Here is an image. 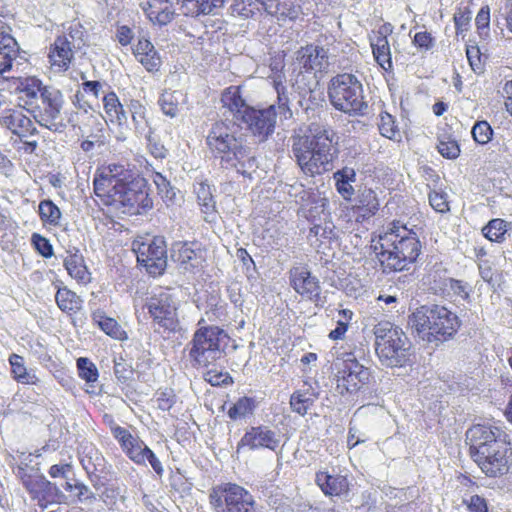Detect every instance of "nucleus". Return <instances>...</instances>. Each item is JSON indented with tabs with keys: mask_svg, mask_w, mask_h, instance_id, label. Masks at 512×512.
<instances>
[{
	"mask_svg": "<svg viewBox=\"0 0 512 512\" xmlns=\"http://www.w3.org/2000/svg\"><path fill=\"white\" fill-rule=\"evenodd\" d=\"M205 144L210 158L220 169L252 178V173L258 167L257 160L235 123L222 120L213 123L205 137Z\"/></svg>",
	"mask_w": 512,
	"mask_h": 512,
	"instance_id": "obj_1",
	"label": "nucleus"
},
{
	"mask_svg": "<svg viewBox=\"0 0 512 512\" xmlns=\"http://www.w3.org/2000/svg\"><path fill=\"white\" fill-rule=\"evenodd\" d=\"M338 141L331 126L313 122L303 135L292 137V153L304 174L322 175L332 169L338 157Z\"/></svg>",
	"mask_w": 512,
	"mask_h": 512,
	"instance_id": "obj_2",
	"label": "nucleus"
},
{
	"mask_svg": "<svg viewBox=\"0 0 512 512\" xmlns=\"http://www.w3.org/2000/svg\"><path fill=\"white\" fill-rule=\"evenodd\" d=\"M470 444V455L488 477H499L507 473L509 443L506 434L498 427L476 424L466 432Z\"/></svg>",
	"mask_w": 512,
	"mask_h": 512,
	"instance_id": "obj_3",
	"label": "nucleus"
},
{
	"mask_svg": "<svg viewBox=\"0 0 512 512\" xmlns=\"http://www.w3.org/2000/svg\"><path fill=\"white\" fill-rule=\"evenodd\" d=\"M375 351L387 367H403L411 363V342L404 331L391 322H379L374 327Z\"/></svg>",
	"mask_w": 512,
	"mask_h": 512,
	"instance_id": "obj_4",
	"label": "nucleus"
},
{
	"mask_svg": "<svg viewBox=\"0 0 512 512\" xmlns=\"http://www.w3.org/2000/svg\"><path fill=\"white\" fill-rule=\"evenodd\" d=\"M230 337L218 326L198 328L186 346L192 367H207L225 355Z\"/></svg>",
	"mask_w": 512,
	"mask_h": 512,
	"instance_id": "obj_5",
	"label": "nucleus"
},
{
	"mask_svg": "<svg viewBox=\"0 0 512 512\" xmlns=\"http://www.w3.org/2000/svg\"><path fill=\"white\" fill-rule=\"evenodd\" d=\"M328 97L331 105L349 116H364L368 113L361 81L351 73H341L332 77L328 84Z\"/></svg>",
	"mask_w": 512,
	"mask_h": 512,
	"instance_id": "obj_6",
	"label": "nucleus"
},
{
	"mask_svg": "<svg viewBox=\"0 0 512 512\" xmlns=\"http://www.w3.org/2000/svg\"><path fill=\"white\" fill-rule=\"evenodd\" d=\"M336 390L341 396H365L373 382L371 369L361 363L354 353H344L333 363Z\"/></svg>",
	"mask_w": 512,
	"mask_h": 512,
	"instance_id": "obj_7",
	"label": "nucleus"
},
{
	"mask_svg": "<svg viewBox=\"0 0 512 512\" xmlns=\"http://www.w3.org/2000/svg\"><path fill=\"white\" fill-rule=\"evenodd\" d=\"M119 180L121 181L114 192L113 205L130 215L142 214L152 208L153 201L148 193V183L138 172L123 165Z\"/></svg>",
	"mask_w": 512,
	"mask_h": 512,
	"instance_id": "obj_8",
	"label": "nucleus"
},
{
	"mask_svg": "<svg viewBox=\"0 0 512 512\" xmlns=\"http://www.w3.org/2000/svg\"><path fill=\"white\" fill-rule=\"evenodd\" d=\"M209 503L214 512H259L253 495L235 483L213 487L209 493Z\"/></svg>",
	"mask_w": 512,
	"mask_h": 512,
	"instance_id": "obj_9",
	"label": "nucleus"
},
{
	"mask_svg": "<svg viewBox=\"0 0 512 512\" xmlns=\"http://www.w3.org/2000/svg\"><path fill=\"white\" fill-rule=\"evenodd\" d=\"M400 222L393 221L383 228L371 240V249L376 254L383 272H400L402 245L400 241Z\"/></svg>",
	"mask_w": 512,
	"mask_h": 512,
	"instance_id": "obj_10",
	"label": "nucleus"
},
{
	"mask_svg": "<svg viewBox=\"0 0 512 512\" xmlns=\"http://www.w3.org/2000/svg\"><path fill=\"white\" fill-rule=\"evenodd\" d=\"M132 247L139 265L144 267L149 275L155 277L164 273L167 266V245L164 237L134 240Z\"/></svg>",
	"mask_w": 512,
	"mask_h": 512,
	"instance_id": "obj_11",
	"label": "nucleus"
},
{
	"mask_svg": "<svg viewBox=\"0 0 512 512\" xmlns=\"http://www.w3.org/2000/svg\"><path fill=\"white\" fill-rule=\"evenodd\" d=\"M40 99L42 106L34 116L36 122L54 133H62L67 127V123L60 119L64 105L62 92L55 87L45 86Z\"/></svg>",
	"mask_w": 512,
	"mask_h": 512,
	"instance_id": "obj_12",
	"label": "nucleus"
},
{
	"mask_svg": "<svg viewBox=\"0 0 512 512\" xmlns=\"http://www.w3.org/2000/svg\"><path fill=\"white\" fill-rule=\"evenodd\" d=\"M146 308L154 323L168 332H175L178 327L176 307L168 290L154 293L147 301Z\"/></svg>",
	"mask_w": 512,
	"mask_h": 512,
	"instance_id": "obj_13",
	"label": "nucleus"
},
{
	"mask_svg": "<svg viewBox=\"0 0 512 512\" xmlns=\"http://www.w3.org/2000/svg\"><path fill=\"white\" fill-rule=\"evenodd\" d=\"M170 258L179 269L197 273L203 268L206 254L198 241H176L170 248Z\"/></svg>",
	"mask_w": 512,
	"mask_h": 512,
	"instance_id": "obj_14",
	"label": "nucleus"
},
{
	"mask_svg": "<svg viewBox=\"0 0 512 512\" xmlns=\"http://www.w3.org/2000/svg\"><path fill=\"white\" fill-rule=\"evenodd\" d=\"M275 105L266 109L246 108L240 116V121L246 125L247 129L259 139L265 141L271 136L276 125Z\"/></svg>",
	"mask_w": 512,
	"mask_h": 512,
	"instance_id": "obj_15",
	"label": "nucleus"
},
{
	"mask_svg": "<svg viewBox=\"0 0 512 512\" xmlns=\"http://www.w3.org/2000/svg\"><path fill=\"white\" fill-rule=\"evenodd\" d=\"M460 327L461 320L456 313L445 306L437 305L435 325L432 328L430 336H427L428 343L439 346L453 339Z\"/></svg>",
	"mask_w": 512,
	"mask_h": 512,
	"instance_id": "obj_16",
	"label": "nucleus"
},
{
	"mask_svg": "<svg viewBox=\"0 0 512 512\" xmlns=\"http://www.w3.org/2000/svg\"><path fill=\"white\" fill-rule=\"evenodd\" d=\"M289 280L290 286L302 298L315 302L316 305L324 302L321 298L320 282L306 265L292 267L289 271Z\"/></svg>",
	"mask_w": 512,
	"mask_h": 512,
	"instance_id": "obj_17",
	"label": "nucleus"
},
{
	"mask_svg": "<svg viewBox=\"0 0 512 512\" xmlns=\"http://www.w3.org/2000/svg\"><path fill=\"white\" fill-rule=\"evenodd\" d=\"M79 461L88 475V478L97 486L101 474L106 473L107 461L100 450L91 442L83 441L77 448Z\"/></svg>",
	"mask_w": 512,
	"mask_h": 512,
	"instance_id": "obj_18",
	"label": "nucleus"
},
{
	"mask_svg": "<svg viewBox=\"0 0 512 512\" xmlns=\"http://www.w3.org/2000/svg\"><path fill=\"white\" fill-rule=\"evenodd\" d=\"M111 433L118 441L123 453L136 465L144 464L145 450L148 449L146 443L138 436L119 425L111 426Z\"/></svg>",
	"mask_w": 512,
	"mask_h": 512,
	"instance_id": "obj_19",
	"label": "nucleus"
},
{
	"mask_svg": "<svg viewBox=\"0 0 512 512\" xmlns=\"http://www.w3.org/2000/svg\"><path fill=\"white\" fill-rule=\"evenodd\" d=\"M279 446L276 433L267 426H253L247 430L237 444V452L242 448L249 450L269 449L275 451Z\"/></svg>",
	"mask_w": 512,
	"mask_h": 512,
	"instance_id": "obj_20",
	"label": "nucleus"
},
{
	"mask_svg": "<svg viewBox=\"0 0 512 512\" xmlns=\"http://www.w3.org/2000/svg\"><path fill=\"white\" fill-rule=\"evenodd\" d=\"M0 124L19 139L38 134L33 121L20 109L3 110L0 114Z\"/></svg>",
	"mask_w": 512,
	"mask_h": 512,
	"instance_id": "obj_21",
	"label": "nucleus"
},
{
	"mask_svg": "<svg viewBox=\"0 0 512 512\" xmlns=\"http://www.w3.org/2000/svg\"><path fill=\"white\" fill-rule=\"evenodd\" d=\"M26 491L42 509H46L51 504L60 503L64 496L57 485L47 480L42 474L34 482L27 483Z\"/></svg>",
	"mask_w": 512,
	"mask_h": 512,
	"instance_id": "obj_22",
	"label": "nucleus"
},
{
	"mask_svg": "<svg viewBox=\"0 0 512 512\" xmlns=\"http://www.w3.org/2000/svg\"><path fill=\"white\" fill-rule=\"evenodd\" d=\"M122 164H109L101 173L95 174L93 180L94 193L98 197H107L108 203L113 205L114 192L119 187Z\"/></svg>",
	"mask_w": 512,
	"mask_h": 512,
	"instance_id": "obj_23",
	"label": "nucleus"
},
{
	"mask_svg": "<svg viewBox=\"0 0 512 512\" xmlns=\"http://www.w3.org/2000/svg\"><path fill=\"white\" fill-rule=\"evenodd\" d=\"M297 61L306 72H323L329 67L327 50L313 44L301 47Z\"/></svg>",
	"mask_w": 512,
	"mask_h": 512,
	"instance_id": "obj_24",
	"label": "nucleus"
},
{
	"mask_svg": "<svg viewBox=\"0 0 512 512\" xmlns=\"http://www.w3.org/2000/svg\"><path fill=\"white\" fill-rule=\"evenodd\" d=\"M401 233L400 241H401V251L399 252L401 256V266L400 271L408 270L412 264H414L420 253H421V242L417 236V233L412 229H408L405 225L400 224Z\"/></svg>",
	"mask_w": 512,
	"mask_h": 512,
	"instance_id": "obj_25",
	"label": "nucleus"
},
{
	"mask_svg": "<svg viewBox=\"0 0 512 512\" xmlns=\"http://www.w3.org/2000/svg\"><path fill=\"white\" fill-rule=\"evenodd\" d=\"M436 308L437 305H423L409 316L408 324L416 335L427 343V336H430L435 325Z\"/></svg>",
	"mask_w": 512,
	"mask_h": 512,
	"instance_id": "obj_26",
	"label": "nucleus"
},
{
	"mask_svg": "<svg viewBox=\"0 0 512 512\" xmlns=\"http://www.w3.org/2000/svg\"><path fill=\"white\" fill-rule=\"evenodd\" d=\"M315 482L326 496H343L349 492V481L344 475L319 471L315 475Z\"/></svg>",
	"mask_w": 512,
	"mask_h": 512,
	"instance_id": "obj_27",
	"label": "nucleus"
},
{
	"mask_svg": "<svg viewBox=\"0 0 512 512\" xmlns=\"http://www.w3.org/2000/svg\"><path fill=\"white\" fill-rule=\"evenodd\" d=\"M142 8L149 20L160 27L167 25L175 17L173 0H147Z\"/></svg>",
	"mask_w": 512,
	"mask_h": 512,
	"instance_id": "obj_28",
	"label": "nucleus"
},
{
	"mask_svg": "<svg viewBox=\"0 0 512 512\" xmlns=\"http://www.w3.org/2000/svg\"><path fill=\"white\" fill-rule=\"evenodd\" d=\"M133 54L148 72L159 71L162 60L148 38L141 37L138 39L137 44L133 47Z\"/></svg>",
	"mask_w": 512,
	"mask_h": 512,
	"instance_id": "obj_29",
	"label": "nucleus"
},
{
	"mask_svg": "<svg viewBox=\"0 0 512 512\" xmlns=\"http://www.w3.org/2000/svg\"><path fill=\"white\" fill-rule=\"evenodd\" d=\"M310 196L309 200L301 204L300 213L302 216L311 224L327 220L329 216L327 198L322 197L318 191H314Z\"/></svg>",
	"mask_w": 512,
	"mask_h": 512,
	"instance_id": "obj_30",
	"label": "nucleus"
},
{
	"mask_svg": "<svg viewBox=\"0 0 512 512\" xmlns=\"http://www.w3.org/2000/svg\"><path fill=\"white\" fill-rule=\"evenodd\" d=\"M265 12L278 20H296L302 14L298 0H266Z\"/></svg>",
	"mask_w": 512,
	"mask_h": 512,
	"instance_id": "obj_31",
	"label": "nucleus"
},
{
	"mask_svg": "<svg viewBox=\"0 0 512 512\" xmlns=\"http://www.w3.org/2000/svg\"><path fill=\"white\" fill-rule=\"evenodd\" d=\"M73 57L71 43L65 35L58 36L51 45L49 59L52 66L67 70Z\"/></svg>",
	"mask_w": 512,
	"mask_h": 512,
	"instance_id": "obj_32",
	"label": "nucleus"
},
{
	"mask_svg": "<svg viewBox=\"0 0 512 512\" xmlns=\"http://www.w3.org/2000/svg\"><path fill=\"white\" fill-rule=\"evenodd\" d=\"M129 111L131 113L136 134L143 136L147 145H150L152 143L153 132L145 117V107L139 101L132 100L129 106Z\"/></svg>",
	"mask_w": 512,
	"mask_h": 512,
	"instance_id": "obj_33",
	"label": "nucleus"
},
{
	"mask_svg": "<svg viewBox=\"0 0 512 512\" xmlns=\"http://www.w3.org/2000/svg\"><path fill=\"white\" fill-rule=\"evenodd\" d=\"M308 239L311 241L312 245L317 247L327 244L330 245L337 239L334 224L327 220L324 221V224H322V222L312 224L309 230Z\"/></svg>",
	"mask_w": 512,
	"mask_h": 512,
	"instance_id": "obj_34",
	"label": "nucleus"
},
{
	"mask_svg": "<svg viewBox=\"0 0 512 512\" xmlns=\"http://www.w3.org/2000/svg\"><path fill=\"white\" fill-rule=\"evenodd\" d=\"M337 192L345 200H351L354 195L353 183L356 182V172L352 167L345 166L333 174Z\"/></svg>",
	"mask_w": 512,
	"mask_h": 512,
	"instance_id": "obj_35",
	"label": "nucleus"
},
{
	"mask_svg": "<svg viewBox=\"0 0 512 512\" xmlns=\"http://www.w3.org/2000/svg\"><path fill=\"white\" fill-rule=\"evenodd\" d=\"M512 230V222L502 218H493L482 228V235L490 242L502 244Z\"/></svg>",
	"mask_w": 512,
	"mask_h": 512,
	"instance_id": "obj_36",
	"label": "nucleus"
},
{
	"mask_svg": "<svg viewBox=\"0 0 512 512\" xmlns=\"http://www.w3.org/2000/svg\"><path fill=\"white\" fill-rule=\"evenodd\" d=\"M55 301L58 308L69 315L76 314L83 307L82 298L67 287L58 288Z\"/></svg>",
	"mask_w": 512,
	"mask_h": 512,
	"instance_id": "obj_37",
	"label": "nucleus"
},
{
	"mask_svg": "<svg viewBox=\"0 0 512 512\" xmlns=\"http://www.w3.org/2000/svg\"><path fill=\"white\" fill-rule=\"evenodd\" d=\"M221 102L224 107H227L239 120L243 111L250 108L242 97L241 87L231 85L224 89L221 95Z\"/></svg>",
	"mask_w": 512,
	"mask_h": 512,
	"instance_id": "obj_38",
	"label": "nucleus"
},
{
	"mask_svg": "<svg viewBox=\"0 0 512 512\" xmlns=\"http://www.w3.org/2000/svg\"><path fill=\"white\" fill-rule=\"evenodd\" d=\"M379 206L376 193L372 189L364 188L357 196L356 207L359 210V215L356 220L359 221L360 218L367 219L374 216L379 210Z\"/></svg>",
	"mask_w": 512,
	"mask_h": 512,
	"instance_id": "obj_39",
	"label": "nucleus"
},
{
	"mask_svg": "<svg viewBox=\"0 0 512 512\" xmlns=\"http://www.w3.org/2000/svg\"><path fill=\"white\" fill-rule=\"evenodd\" d=\"M92 320L104 333L114 339L123 340L127 337L118 322L114 318L108 317L102 310L94 311Z\"/></svg>",
	"mask_w": 512,
	"mask_h": 512,
	"instance_id": "obj_40",
	"label": "nucleus"
},
{
	"mask_svg": "<svg viewBox=\"0 0 512 512\" xmlns=\"http://www.w3.org/2000/svg\"><path fill=\"white\" fill-rule=\"evenodd\" d=\"M11 373L13 378L21 384L36 385L39 378L35 373L30 372L25 367L24 358L18 354L12 353L9 357Z\"/></svg>",
	"mask_w": 512,
	"mask_h": 512,
	"instance_id": "obj_41",
	"label": "nucleus"
},
{
	"mask_svg": "<svg viewBox=\"0 0 512 512\" xmlns=\"http://www.w3.org/2000/svg\"><path fill=\"white\" fill-rule=\"evenodd\" d=\"M64 267L68 274L81 283L89 281V272L84 263L83 256L76 251L64 259Z\"/></svg>",
	"mask_w": 512,
	"mask_h": 512,
	"instance_id": "obj_42",
	"label": "nucleus"
},
{
	"mask_svg": "<svg viewBox=\"0 0 512 512\" xmlns=\"http://www.w3.org/2000/svg\"><path fill=\"white\" fill-rule=\"evenodd\" d=\"M441 288L443 292L448 295L460 298L467 303L471 302V293L473 292V288L469 283L463 280L451 277L444 278Z\"/></svg>",
	"mask_w": 512,
	"mask_h": 512,
	"instance_id": "obj_43",
	"label": "nucleus"
},
{
	"mask_svg": "<svg viewBox=\"0 0 512 512\" xmlns=\"http://www.w3.org/2000/svg\"><path fill=\"white\" fill-rule=\"evenodd\" d=\"M194 192L203 213L211 214L216 211V201L214 200L211 187L207 181L197 182L194 185Z\"/></svg>",
	"mask_w": 512,
	"mask_h": 512,
	"instance_id": "obj_44",
	"label": "nucleus"
},
{
	"mask_svg": "<svg viewBox=\"0 0 512 512\" xmlns=\"http://www.w3.org/2000/svg\"><path fill=\"white\" fill-rule=\"evenodd\" d=\"M305 76H298L296 80L297 89H299L300 99L298 101L299 106L308 113L309 110H314L315 107L319 105L322 101L321 93L313 89L312 87H308L307 89H301L300 83L304 80Z\"/></svg>",
	"mask_w": 512,
	"mask_h": 512,
	"instance_id": "obj_45",
	"label": "nucleus"
},
{
	"mask_svg": "<svg viewBox=\"0 0 512 512\" xmlns=\"http://www.w3.org/2000/svg\"><path fill=\"white\" fill-rule=\"evenodd\" d=\"M265 3L266 0H234L231 9L233 14L249 18L265 11Z\"/></svg>",
	"mask_w": 512,
	"mask_h": 512,
	"instance_id": "obj_46",
	"label": "nucleus"
},
{
	"mask_svg": "<svg viewBox=\"0 0 512 512\" xmlns=\"http://www.w3.org/2000/svg\"><path fill=\"white\" fill-rule=\"evenodd\" d=\"M256 408V401L252 397H240L227 411L228 417L233 420H240L253 414Z\"/></svg>",
	"mask_w": 512,
	"mask_h": 512,
	"instance_id": "obj_47",
	"label": "nucleus"
},
{
	"mask_svg": "<svg viewBox=\"0 0 512 512\" xmlns=\"http://www.w3.org/2000/svg\"><path fill=\"white\" fill-rule=\"evenodd\" d=\"M371 47L376 62L384 69L388 70L392 67L390 46L388 39H371Z\"/></svg>",
	"mask_w": 512,
	"mask_h": 512,
	"instance_id": "obj_48",
	"label": "nucleus"
},
{
	"mask_svg": "<svg viewBox=\"0 0 512 512\" xmlns=\"http://www.w3.org/2000/svg\"><path fill=\"white\" fill-rule=\"evenodd\" d=\"M317 398L318 393L315 390H312L311 394L295 391L290 397V407L293 412L304 416L313 406Z\"/></svg>",
	"mask_w": 512,
	"mask_h": 512,
	"instance_id": "obj_49",
	"label": "nucleus"
},
{
	"mask_svg": "<svg viewBox=\"0 0 512 512\" xmlns=\"http://www.w3.org/2000/svg\"><path fill=\"white\" fill-rule=\"evenodd\" d=\"M38 214L44 224L58 226L60 223L61 211L50 199L40 201L38 205Z\"/></svg>",
	"mask_w": 512,
	"mask_h": 512,
	"instance_id": "obj_50",
	"label": "nucleus"
},
{
	"mask_svg": "<svg viewBox=\"0 0 512 512\" xmlns=\"http://www.w3.org/2000/svg\"><path fill=\"white\" fill-rule=\"evenodd\" d=\"M63 488L67 492L72 493L73 497L78 502L91 504L96 500V496L92 490L83 482L78 480H74V483L71 481H66L63 485Z\"/></svg>",
	"mask_w": 512,
	"mask_h": 512,
	"instance_id": "obj_51",
	"label": "nucleus"
},
{
	"mask_svg": "<svg viewBox=\"0 0 512 512\" xmlns=\"http://www.w3.org/2000/svg\"><path fill=\"white\" fill-rule=\"evenodd\" d=\"M16 90L23 93L26 98L34 99L39 93L41 95L42 90L45 86H42L40 80L35 77L18 78L15 81Z\"/></svg>",
	"mask_w": 512,
	"mask_h": 512,
	"instance_id": "obj_52",
	"label": "nucleus"
},
{
	"mask_svg": "<svg viewBox=\"0 0 512 512\" xmlns=\"http://www.w3.org/2000/svg\"><path fill=\"white\" fill-rule=\"evenodd\" d=\"M274 88L277 93V109L281 116L285 119H289L292 117V111L289 107V97L287 88L284 83H281V77L278 76L277 80H274ZM276 108V105H275Z\"/></svg>",
	"mask_w": 512,
	"mask_h": 512,
	"instance_id": "obj_53",
	"label": "nucleus"
},
{
	"mask_svg": "<svg viewBox=\"0 0 512 512\" xmlns=\"http://www.w3.org/2000/svg\"><path fill=\"white\" fill-rule=\"evenodd\" d=\"M169 486L180 497L190 494L192 490V483L181 473L179 469L171 471L169 478Z\"/></svg>",
	"mask_w": 512,
	"mask_h": 512,
	"instance_id": "obj_54",
	"label": "nucleus"
},
{
	"mask_svg": "<svg viewBox=\"0 0 512 512\" xmlns=\"http://www.w3.org/2000/svg\"><path fill=\"white\" fill-rule=\"evenodd\" d=\"M471 134L477 144L485 145L492 140L493 129L487 121H477L472 127Z\"/></svg>",
	"mask_w": 512,
	"mask_h": 512,
	"instance_id": "obj_55",
	"label": "nucleus"
},
{
	"mask_svg": "<svg viewBox=\"0 0 512 512\" xmlns=\"http://www.w3.org/2000/svg\"><path fill=\"white\" fill-rule=\"evenodd\" d=\"M77 369L79 377L88 383H94L99 377L97 367L88 358L80 357L77 359Z\"/></svg>",
	"mask_w": 512,
	"mask_h": 512,
	"instance_id": "obj_56",
	"label": "nucleus"
},
{
	"mask_svg": "<svg viewBox=\"0 0 512 512\" xmlns=\"http://www.w3.org/2000/svg\"><path fill=\"white\" fill-rule=\"evenodd\" d=\"M162 112L170 117H175L178 114V96L177 92H167L161 94L158 100Z\"/></svg>",
	"mask_w": 512,
	"mask_h": 512,
	"instance_id": "obj_57",
	"label": "nucleus"
},
{
	"mask_svg": "<svg viewBox=\"0 0 512 512\" xmlns=\"http://www.w3.org/2000/svg\"><path fill=\"white\" fill-rule=\"evenodd\" d=\"M379 131L382 136L388 139H395L399 135V129L392 115L387 112L380 114Z\"/></svg>",
	"mask_w": 512,
	"mask_h": 512,
	"instance_id": "obj_58",
	"label": "nucleus"
},
{
	"mask_svg": "<svg viewBox=\"0 0 512 512\" xmlns=\"http://www.w3.org/2000/svg\"><path fill=\"white\" fill-rule=\"evenodd\" d=\"M180 10L185 16L198 17L207 15L204 2L201 0H177Z\"/></svg>",
	"mask_w": 512,
	"mask_h": 512,
	"instance_id": "obj_59",
	"label": "nucleus"
},
{
	"mask_svg": "<svg viewBox=\"0 0 512 512\" xmlns=\"http://www.w3.org/2000/svg\"><path fill=\"white\" fill-rule=\"evenodd\" d=\"M31 243L34 249L44 258H50L53 256V246L44 236L38 233H33L31 236Z\"/></svg>",
	"mask_w": 512,
	"mask_h": 512,
	"instance_id": "obj_60",
	"label": "nucleus"
},
{
	"mask_svg": "<svg viewBox=\"0 0 512 512\" xmlns=\"http://www.w3.org/2000/svg\"><path fill=\"white\" fill-rule=\"evenodd\" d=\"M153 181L163 199L172 200L174 198L175 192L166 177L157 172L153 175Z\"/></svg>",
	"mask_w": 512,
	"mask_h": 512,
	"instance_id": "obj_61",
	"label": "nucleus"
},
{
	"mask_svg": "<svg viewBox=\"0 0 512 512\" xmlns=\"http://www.w3.org/2000/svg\"><path fill=\"white\" fill-rule=\"evenodd\" d=\"M428 198L431 207L436 212L445 213L449 211L448 196L445 192L433 190L429 193Z\"/></svg>",
	"mask_w": 512,
	"mask_h": 512,
	"instance_id": "obj_62",
	"label": "nucleus"
},
{
	"mask_svg": "<svg viewBox=\"0 0 512 512\" xmlns=\"http://www.w3.org/2000/svg\"><path fill=\"white\" fill-rule=\"evenodd\" d=\"M176 400L177 396L172 389H165L156 393L157 407L162 411H169Z\"/></svg>",
	"mask_w": 512,
	"mask_h": 512,
	"instance_id": "obj_63",
	"label": "nucleus"
},
{
	"mask_svg": "<svg viewBox=\"0 0 512 512\" xmlns=\"http://www.w3.org/2000/svg\"><path fill=\"white\" fill-rule=\"evenodd\" d=\"M204 379L212 386H222L233 383L232 377L229 373L217 370L207 371L204 375Z\"/></svg>",
	"mask_w": 512,
	"mask_h": 512,
	"instance_id": "obj_64",
	"label": "nucleus"
}]
</instances>
